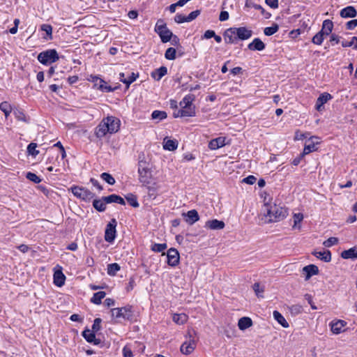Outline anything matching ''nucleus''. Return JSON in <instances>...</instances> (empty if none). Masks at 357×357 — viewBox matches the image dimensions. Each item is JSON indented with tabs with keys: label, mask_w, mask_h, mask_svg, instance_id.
<instances>
[{
	"label": "nucleus",
	"mask_w": 357,
	"mask_h": 357,
	"mask_svg": "<svg viewBox=\"0 0 357 357\" xmlns=\"http://www.w3.org/2000/svg\"><path fill=\"white\" fill-rule=\"evenodd\" d=\"M303 219V215L302 213H295L294 215V225L293 226L294 228L297 227V225L299 224Z\"/></svg>",
	"instance_id": "bf43d9fd"
},
{
	"label": "nucleus",
	"mask_w": 357,
	"mask_h": 357,
	"mask_svg": "<svg viewBox=\"0 0 357 357\" xmlns=\"http://www.w3.org/2000/svg\"><path fill=\"white\" fill-rule=\"evenodd\" d=\"M340 36L336 35L335 33H332L330 36V43L331 45H334L335 44L340 43Z\"/></svg>",
	"instance_id": "0e129e2a"
},
{
	"label": "nucleus",
	"mask_w": 357,
	"mask_h": 357,
	"mask_svg": "<svg viewBox=\"0 0 357 357\" xmlns=\"http://www.w3.org/2000/svg\"><path fill=\"white\" fill-rule=\"evenodd\" d=\"M92 82H93L95 83V86H96L97 88L102 92H112L115 90V88L108 85L105 81L98 77H93Z\"/></svg>",
	"instance_id": "f8f14e48"
},
{
	"label": "nucleus",
	"mask_w": 357,
	"mask_h": 357,
	"mask_svg": "<svg viewBox=\"0 0 357 357\" xmlns=\"http://www.w3.org/2000/svg\"><path fill=\"white\" fill-rule=\"evenodd\" d=\"M195 100V96L193 94H188L180 102L179 105L181 107H188V106H193L192 102Z\"/></svg>",
	"instance_id": "2f4dec72"
},
{
	"label": "nucleus",
	"mask_w": 357,
	"mask_h": 357,
	"mask_svg": "<svg viewBox=\"0 0 357 357\" xmlns=\"http://www.w3.org/2000/svg\"><path fill=\"white\" fill-rule=\"evenodd\" d=\"M274 319L284 328H288L289 324L285 319V318L283 317V315L280 313L278 311H273V313Z\"/></svg>",
	"instance_id": "72a5a7b5"
},
{
	"label": "nucleus",
	"mask_w": 357,
	"mask_h": 357,
	"mask_svg": "<svg viewBox=\"0 0 357 357\" xmlns=\"http://www.w3.org/2000/svg\"><path fill=\"white\" fill-rule=\"evenodd\" d=\"M13 114L15 119L18 121H21L25 123L29 122V117L26 116L24 110L19 107H15L13 109Z\"/></svg>",
	"instance_id": "bb28decb"
},
{
	"label": "nucleus",
	"mask_w": 357,
	"mask_h": 357,
	"mask_svg": "<svg viewBox=\"0 0 357 357\" xmlns=\"http://www.w3.org/2000/svg\"><path fill=\"white\" fill-rule=\"evenodd\" d=\"M325 38V36L319 31L316 33L312 38V42L317 45H321Z\"/></svg>",
	"instance_id": "8fccbe9b"
},
{
	"label": "nucleus",
	"mask_w": 357,
	"mask_h": 357,
	"mask_svg": "<svg viewBox=\"0 0 357 357\" xmlns=\"http://www.w3.org/2000/svg\"><path fill=\"white\" fill-rule=\"evenodd\" d=\"M37 59L43 65H49L57 61L59 59L56 50L50 49L38 54Z\"/></svg>",
	"instance_id": "423d86ee"
},
{
	"label": "nucleus",
	"mask_w": 357,
	"mask_h": 357,
	"mask_svg": "<svg viewBox=\"0 0 357 357\" xmlns=\"http://www.w3.org/2000/svg\"><path fill=\"white\" fill-rule=\"evenodd\" d=\"M356 26H357V20L356 19L350 20L348 22H347V24H346V28L348 30H352Z\"/></svg>",
	"instance_id": "774afa93"
},
{
	"label": "nucleus",
	"mask_w": 357,
	"mask_h": 357,
	"mask_svg": "<svg viewBox=\"0 0 357 357\" xmlns=\"http://www.w3.org/2000/svg\"><path fill=\"white\" fill-rule=\"evenodd\" d=\"M245 6V7H248V8L252 7V8H255L256 10H260L261 14L266 19H269L271 17V14L269 12H267L261 5L254 3L252 1L247 0Z\"/></svg>",
	"instance_id": "412c9836"
},
{
	"label": "nucleus",
	"mask_w": 357,
	"mask_h": 357,
	"mask_svg": "<svg viewBox=\"0 0 357 357\" xmlns=\"http://www.w3.org/2000/svg\"><path fill=\"white\" fill-rule=\"evenodd\" d=\"M252 325V321L250 317H241L238 322V326L240 330H245Z\"/></svg>",
	"instance_id": "7c9ffc66"
},
{
	"label": "nucleus",
	"mask_w": 357,
	"mask_h": 357,
	"mask_svg": "<svg viewBox=\"0 0 357 357\" xmlns=\"http://www.w3.org/2000/svg\"><path fill=\"white\" fill-rule=\"evenodd\" d=\"M37 144L36 143H30L27 146V153L29 155L36 157L39 153V151L36 149Z\"/></svg>",
	"instance_id": "09e8293b"
},
{
	"label": "nucleus",
	"mask_w": 357,
	"mask_h": 357,
	"mask_svg": "<svg viewBox=\"0 0 357 357\" xmlns=\"http://www.w3.org/2000/svg\"><path fill=\"white\" fill-rule=\"evenodd\" d=\"M227 143L226 142V137H218L215 139H211L208 143V148L211 150H216L219 148H222L225 146Z\"/></svg>",
	"instance_id": "2eb2a0df"
},
{
	"label": "nucleus",
	"mask_w": 357,
	"mask_h": 357,
	"mask_svg": "<svg viewBox=\"0 0 357 357\" xmlns=\"http://www.w3.org/2000/svg\"><path fill=\"white\" fill-rule=\"evenodd\" d=\"M225 225L223 221L214 219L212 220H208L206 222L205 227L211 229L216 230L223 229L225 227Z\"/></svg>",
	"instance_id": "4be33fe9"
},
{
	"label": "nucleus",
	"mask_w": 357,
	"mask_h": 357,
	"mask_svg": "<svg viewBox=\"0 0 357 357\" xmlns=\"http://www.w3.org/2000/svg\"><path fill=\"white\" fill-rule=\"evenodd\" d=\"M356 15V10L351 6H347L340 11V16L344 18L354 17Z\"/></svg>",
	"instance_id": "5701e85b"
},
{
	"label": "nucleus",
	"mask_w": 357,
	"mask_h": 357,
	"mask_svg": "<svg viewBox=\"0 0 357 357\" xmlns=\"http://www.w3.org/2000/svg\"><path fill=\"white\" fill-rule=\"evenodd\" d=\"M337 243H338V238H336V237H330L329 238H328L327 240H326L323 243V245L325 247L329 248V247H331L333 245L337 244Z\"/></svg>",
	"instance_id": "6e6d98bb"
},
{
	"label": "nucleus",
	"mask_w": 357,
	"mask_h": 357,
	"mask_svg": "<svg viewBox=\"0 0 357 357\" xmlns=\"http://www.w3.org/2000/svg\"><path fill=\"white\" fill-rule=\"evenodd\" d=\"M101 322L102 319L100 318H96L93 321V324L92 325V331L94 333H97L101 328Z\"/></svg>",
	"instance_id": "603ef678"
},
{
	"label": "nucleus",
	"mask_w": 357,
	"mask_h": 357,
	"mask_svg": "<svg viewBox=\"0 0 357 357\" xmlns=\"http://www.w3.org/2000/svg\"><path fill=\"white\" fill-rule=\"evenodd\" d=\"M100 178L109 185H114L116 182L114 178L109 173L103 172L100 174Z\"/></svg>",
	"instance_id": "de8ad7c7"
},
{
	"label": "nucleus",
	"mask_w": 357,
	"mask_h": 357,
	"mask_svg": "<svg viewBox=\"0 0 357 357\" xmlns=\"http://www.w3.org/2000/svg\"><path fill=\"white\" fill-rule=\"evenodd\" d=\"M265 44L259 38H255L252 42L249 43L248 45V48L252 51H262L265 49Z\"/></svg>",
	"instance_id": "f3484780"
},
{
	"label": "nucleus",
	"mask_w": 357,
	"mask_h": 357,
	"mask_svg": "<svg viewBox=\"0 0 357 357\" xmlns=\"http://www.w3.org/2000/svg\"><path fill=\"white\" fill-rule=\"evenodd\" d=\"M257 178L252 175H250L243 179V182L249 185H252L255 183Z\"/></svg>",
	"instance_id": "338daca9"
},
{
	"label": "nucleus",
	"mask_w": 357,
	"mask_h": 357,
	"mask_svg": "<svg viewBox=\"0 0 357 357\" xmlns=\"http://www.w3.org/2000/svg\"><path fill=\"white\" fill-rule=\"evenodd\" d=\"M265 3L273 9H276L279 7V0H265Z\"/></svg>",
	"instance_id": "e2e57ef3"
},
{
	"label": "nucleus",
	"mask_w": 357,
	"mask_h": 357,
	"mask_svg": "<svg viewBox=\"0 0 357 357\" xmlns=\"http://www.w3.org/2000/svg\"><path fill=\"white\" fill-rule=\"evenodd\" d=\"M26 177L34 183H39L41 181V179L36 174L32 172H28Z\"/></svg>",
	"instance_id": "5fc2aeb1"
},
{
	"label": "nucleus",
	"mask_w": 357,
	"mask_h": 357,
	"mask_svg": "<svg viewBox=\"0 0 357 357\" xmlns=\"http://www.w3.org/2000/svg\"><path fill=\"white\" fill-rule=\"evenodd\" d=\"M332 98V96L328 93L325 92L321 93L317 100L315 109L319 112L323 111L324 109V104L331 100Z\"/></svg>",
	"instance_id": "ddd939ff"
},
{
	"label": "nucleus",
	"mask_w": 357,
	"mask_h": 357,
	"mask_svg": "<svg viewBox=\"0 0 357 357\" xmlns=\"http://www.w3.org/2000/svg\"><path fill=\"white\" fill-rule=\"evenodd\" d=\"M175 22L178 24H181L183 22H188V20L186 16L180 13H177L174 17Z\"/></svg>",
	"instance_id": "13d9d810"
},
{
	"label": "nucleus",
	"mask_w": 357,
	"mask_h": 357,
	"mask_svg": "<svg viewBox=\"0 0 357 357\" xmlns=\"http://www.w3.org/2000/svg\"><path fill=\"white\" fill-rule=\"evenodd\" d=\"M40 29L46 33L47 37H45V39L52 38V26L50 24H43L40 26Z\"/></svg>",
	"instance_id": "37998d69"
},
{
	"label": "nucleus",
	"mask_w": 357,
	"mask_h": 357,
	"mask_svg": "<svg viewBox=\"0 0 357 357\" xmlns=\"http://www.w3.org/2000/svg\"><path fill=\"white\" fill-rule=\"evenodd\" d=\"M106 294L105 291H98L93 294V297L91 298V303L100 305L101 303V301L105 298Z\"/></svg>",
	"instance_id": "4c0bfd02"
},
{
	"label": "nucleus",
	"mask_w": 357,
	"mask_h": 357,
	"mask_svg": "<svg viewBox=\"0 0 357 357\" xmlns=\"http://www.w3.org/2000/svg\"><path fill=\"white\" fill-rule=\"evenodd\" d=\"M117 195H118L112 194L107 197H103V199L107 204L116 203Z\"/></svg>",
	"instance_id": "680f3d73"
},
{
	"label": "nucleus",
	"mask_w": 357,
	"mask_h": 357,
	"mask_svg": "<svg viewBox=\"0 0 357 357\" xmlns=\"http://www.w3.org/2000/svg\"><path fill=\"white\" fill-rule=\"evenodd\" d=\"M165 57L167 60H174L176 58V50L174 47H169L165 53Z\"/></svg>",
	"instance_id": "79ce46f5"
},
{
	"label": "nucleus",
	"mask_w": 357,
	"mask_h": 357,
	"mask_svg": "<svg viewBox=\"0 0 357 357\" xmlns=\"http://www.w3.org/2000/svg\"><path fill=\"white\" fill-rule=\"evenodd\" d=\"M183 215L186 216L185 222L190 225L199 220L198 212L195 209L190 210Z\"/></svg>",
	"instance_id": "aec40b11"
},
{
	"label": "nucleus",
	"mask_w": 357,
	"mask_h": 357,
	"mask_svg": "<svg viewBox=\"0 0 357 357\" xmlns=\"http://www.w3.org/2000/svg\"><path fill=\"white\" fill-rule=\"evenodd\" d=\"M253 290L255 291L256 295L258 296V297H263V296L261 295L262 293H264V287H261L260 284L258 283V282H256L253 284Z\"/></svg>",
	"instance_id": "864d4df0"
},
{
	"label": "nucleus",
	"mask_w": 357,
	"mask_h": 357,
	"mask_svg": "<svg viewBox=\"0 0 357 357\" xmlns=\"http://www.w3.org/2000/svg\"><path fill=\"white\" fill-rule=\"evenodd\" d=\"M317 144H318V142L316 143L313 141L307 142V144L304 146L303 151L302 153L303 155H305L311 152L317 151Z\"/></svg>",
	"instance_id": "473e14b6"
},
{
	"label": "nucleus",
	"mask_w": 357,
	"mask_h": 357,
	"mask_svg": "<svg viewBox=\"0 0 357 357\" xmlns=\"http://www.w3.org/2000/svg\"><path fill=\"white\" fill-rule=\"evenodd\" d=\"M154 31L158 34L163 43L170 41L173 37V33L167 28V24L162 19L157 21Z\"/></svg>",
	"instance_id": "39448f33"
},
{
	"label": "nucleus",
	"mask_w": 357,
	"mask_h": 357,
	"mask_svg": "<svg viewBox=\"0 0 357 357\" xmlns=\"http://www.w3.org/2000/svg\"><path fill=\"white\" fill-rule=\"evenodd\" d=\"M178 141L176 139H169L167 138L164 139L163 148L168 151H174L178 147Z\"/></svg>",
	"instance_id": "c85d7f7f"
},
{
	"label": "nucleus",
	"mask_w": 357,
	"mask_h": 357,
	"mask_svg": "<svg viewBox=\"0 0 357 357\" xmlns=\"http://www.w3.org/2000/svg\"><path fill=\"white\" fill-rule=\"evenodd\" d=\"M139 181L143 185H148L151 182L152 172L151 165L146 160H141L138 162Z\"/></svg>",
	"instance_id": "7ed1b4c3"
},
{
	"label": "nucleus",
	"mask_w": 357,
	"mask_h": 357,
	"mask_svg": "<svg viewBox=\"0 0 357 357\" xmlns=\"http://www.w3.org/2000/svg\"><path fill=\"white\" fill-rule=\"evenodd\" d=\"M167 248L166 243H155L153 245L151 250L156 252H161Z\"/></svg>",
	"instance_id": "3c124183"
},
{
	"label": "nucleus",
	"mask_w": 357,
	"mask_h": 357,
	"mask_svg": "<svg viewBox=\"0 0 357 357\" xmlns=\"http://www.w3.org/2000/svg\"><path fill=\"white\" fill-rule=\"evenodd\" d=\"M167 114L164 111L155 110L151 114L152 119H158L159 121L165 119Z\"/></svg>",
	"instance_id": "a19ab883"
},
{
	"label": "nucleus",
	"mask_w": 357,
	"mask_h": 357,
	"mask_svg": "<svg viewBox=\"0 0 357 357\" xmlns=\"http://www.w3.org/2000/svg\"><path fill=\"white\" fill-rule=\"evenodd\" d=\"M215 36V33L213 30H207L202 36V39H210Z\"/></svg>",
	"instance_id": "69168bd1"
},
{
	"label": "nucleus",
	"mask_w": 357,
	"mask_h": 357,
	"mask_svg": "<svg viewBox=\"0 0 357 357\" xmlns=\"http://www.w3.org/2000/svg\"><path fill=\"white\" fill-rule=\"evenodd\" d=\"M167 73V68L165 66H161L159 68L155 69L153 71H152L151 75L154 79L159 81Z\"/></svg>",
	"instance_id": "cd10ccee"
},
{
	"label": "nucleus",
	"mask_w": 357,
	"mask_h": 357,
	"mask_svg": "<svg viewBox=\"0 0 357 357\" xmlns=\"http://www.w3.org/2000/svg\"><path fill=\"white\" fill-rule=\"evenodd\" d=\"M199 14H200L199 10H196L191 12L188 16H186L188 22L194 20L195 18H197L199 15Z\"/></svg>",
	"instance_id": "052dcab7"
},
{
	"label": "nucleus",
	"mask_w": 357,
	"mask_h": 357,
	"mask_svg": "<svg viewBox=\"0 0 357 357\" xmlns=\"http://www.w3.org/2000/svg\"><path fill=\"white\" fill-rule=\"evenodd\" d=\"M342 46L343 47H348L354 46V49L357 50V37L354 36L351 38L350 41L343 40L342 41Z\"/></svg>",
	"instance_id": "49530a36"
},
{
	"label": "nucleus",
	"mask_w": 357,
	"mask_h": 357,
	"mask_svg": "<svg viewBox=\"0 0 357 357\" xmlns=\"http://www.w3.org/2000/svg\"><path fill=\"white\" fill-rule=\"evenodd\" d=\"M70 190L75 197L84 201H89L95 196L89 189L77 185L72 186Z\"/></svg>",
	"instance_id": "0eeeda50"
},
{
	"label": "nucleus",
	"mask_w": 357,
	"mask_h": 357,
	"mask_svg": "<svg viewBox=\"0 0 357 357\" xmlns=\"http://www.w3.org/2000/svg\"><path fill=\"white\" fill-rule=\"evenodd\" d=\"M66 276L61 271H56L54 273V284L61 287L65 284Z\"/></svg>",
	"instance_id": "a878e982"
},
{
	"label": "nucleus",
	"mask_w": 357,
	"mask_h": 357,
	"mask_svg": "<svg viewBox=\"0 0 357 357\" xmlns=\"http://www.w3.org/2000/svg\"><path fill=\"white\" fill-rule=\"evenodd\" d=\"M95 333H94L93 331L88 328H86L82 332V336L86 340V342L89 343H93L95 345H98L100 343V340L96 337Z\"/></svg>",
	"instance_id": "dca6fc26"
},
{
	"label": "nucleus",
	"mask_w": 357,
	"mask_h": 357,
	"mask_svg": "<svg viewBox=\"0 0 357 357\" xmlns=\"http://www.w3.org/2000/svg\"><path fill=\"white\" fill-rule=\"evenodd\" d=\"M312 255L325 262H329L331 260V253L329 250L314 251Z\"/></svg>",
	"instance_id": "393cba45"
},
{
	"label": "nucleus",
	"mask_w": 357,
	"mask_h": 357,
	"mask_svg": "<svg viewBox=\"0 0 357 357\" xmlns=\"http://www.w3.org/2000/svg\"><path fill=\"white\" fill-rule=\"evenodd\" d=\"M138 76L139 75L137 73H132L126 79H123L122 82L125 84L126 88L128 89L130 85L137 79Z\"/></svg>",
	"instance_id": "a18cd8bd"
},
{
	"label": "nucleus",
	"mask_w": 357,
	"mask_h": 357,
	"mask_svg": "<svg viewBox=\"0 0 357 357\" xmlns=\"http://www.w3.org/2000/svg\"><path fill=\"white\" fill-rule=\"evenodd\" d=\"M116 225L117 222L114 218H112L107 225L106 229L105 231V240L107 242L112 243L114 241L116 234Z\"/></svg>",
	"instance_id": "6e6552de"
},
{
	"label": "nucleus",
	"mask_w": 357,
	"mask_h": 357,
	"mask_svg": "<svg viewBox=\"0 0 357 357\" xmlns=\"http://www.w3.org/2000/svg\"><path fill=\"white\" fill-rule=\"evenodd\" d=\"M121 121L115 116H108L104 118L96 127L94 134L98 139H102L107 134H114L120 129Z\"/></svg>",
	"instance_id": "f257e3e1"
},
{
	"label": "nucleus",
	"mask_w": 357,
	"mask_h": 357,
	"mask_svg": "<svg viewBox=\"0 0 357 357\" xmlns=\"http://www.w3.org/2000/svg\"><path fill=\"white\" fill-rule=\"evenodd\" d=\"M333 29V23L331 20H325L322 23L321 29L319 32L325 37L331 35Z\"/></svg>",
	"instance_id": "a211bd4d"
},
{
	"label": "nucleus",
	"mask_w": 357,
	"mask_h": 357,
	"mask_svg": "<svg viewBox=\"0 0 357 357\" xmlns=\"http://www.w3.org/2000/svg\"><path fill=\"white\" fill-rule=\"evenodd\" d=\"M225 42L227 44H236V33L234 27L227 29L223 33Z\"/></svg>",
	"instance_id": "4468645a"
},
{
	"label": "nucleus",
	"mask_w": 357,
	"mask_h": 357,
	"mask_svg": "<svg viewBox=\"0 0 357 357\" xmlns=\"http://www.w3.org/2000/svg\"><path fill=\"white\" fill-rule=\"evenodd\" d=\"M112 317L117 321H132L134 317L132 307L126 305L122 307H116L111 310Z\"/></svg>",
	"instance_id": "20e7f679"
},
{
	"label": "nucleus",
	"mask_w": 357,
	"mask_h": 357,
	"mask_svg": "<svg viewBox=\"0 0 357 357\" xmlns=\"http://www.w3.org/2000/svg\"><path fill=\"white\" fill-rule=\"evenodd\" d=\"M303 271L306 274L305 280H307L312 275H317L319 273V268L316 265L310 264L303 267Z\"/></svg>",
	"instance_id": "6ab92c4d"
},
{
	"label": "nucleus",
	"mask_w": 357,
	"mask_h": 357,
	"mask_svg": "<svg viewBox=\"0 0 357 357\" xmlns=\"http://www.w3.org/2000/svg\"><path fill=\"white\" fill-rule=\"evenodd\" d=\"M265 207L270 222L280 221L287 215V209L275 204L270 206L265 204Z\"/></svg>",
	"instance_id": "f03ea898"
},
{
	"label": "nucleus",
	"mask_w": 357,
	"mask_h": 357,
	"mask_svg": "<svg viewBox=\"0 0 357 357\" xmlns=\"http://www.w3.org/2000/svg\"><path fill=\"white\" fill-rule=\"evenodd\" d=\"M167 264L170 266H176L179 263V253L175 248H170L167 252Z\"/></svg>",
	"instance_id": "9b49d317"
},
{
	"label": "nucleus",
	"mask_w": 357,
	"mask_h": 357,
	"mask_svg": "<svg viewBox=\"0 0 357 357\" xmlns=\"http://www.w3.org/2000/svg\"><path fill=\"white\" fill-rule=\"evenodd\" d=\"M181 113L184 116L192 117L196 114L195 106H188V107H181Z\"/></svg>",
	"instance_id": "e433bc0d"
},
{
	"label": "nucleus",
	"mask_w": 357,
	"mask_h": 357,
	"mask_svg": "<svg viewBox=\"0 0 357 357\" xmlns=\"http://www.w3.org/2000/svg\"><path fill=\"white\" fill-rule=\"evenodd\" d=\"M196 347V341L192 334H189V340L183 342L180 348L181 352L185 355L191 354Z\"/></svg>",
	"instance_id": "1a4fd4ad"
},
{
	"label": "nucleus",
	"mask_w": 357,
	"mask_h": 357,
	"mask_svg": "<svg viewBox=\"0 0 357 357\" xmlns=\"http://www.w3.org/2000/svg\"><path fill=\"white\" fill-rule=\"evenodd\" d=\"M341 257L346 259H357V249L356 248H351L349 250H344L341 253Z\"/></svg>",
	"instance_id": "c756f323"
},
{
	"label": "nucleus",
	"mask_w": 357,
	"mask_h": 357,
	"mask_svg": "<svg viewBox=\"0 0 357 357\" xmlns=\"http://www.w3.org/2000/svg\"><path fill=\"white\" fill-rule=\"evenodd\" d=\"M188 317L187 314L181 313L174 314L173 315L172 319L176 324L181 325L185 324L188 321Z\"/></svg>",
	"instance_id": "c9c22d12"
},
{
	"label": "nucleus",
	"mask_w": 357,
	"mask_h": 357,
	"mask_svg": "<svg viewBox=\"0 0 357 357\" xmlns=\"http://www.w3.org/2000/svg\"><path fill=\"white\" fill-rule=\"evenodd\" d=\"M120 266L117 263L109 264L107 266V274L114 276L120 270Z\"/></svg>",
	"instance_id": "ea45409f"
},
{
	"label": "nucleus",
	"mask_w": 357,
	"mask_h": 357,
	"mask_svg": "<svg viewBox=\"0 0 357 357\" xmlns=\"http://www.w3.org/2000/svg\"><path fill=\"white\" fill-rule=\"evenodd\" d=\"M126 199L128 202V203L132 207L134 208H137L139 207V202L137 201V196L132 194V193H130V194H128L126 196Z\"/></svg>",
	"instance_id": "58836bf2"
},
{
	"label": "nucleus",
	"mask_w": 357,
	"mask_h": 357,
	"mask_svg": "<svg viewBox=\"0 0 357 357\" xmlns=\"http://www.w3.org/2000/svg\"><path fill=\"white\" fill-rule=\"evenodd\" d=\"M279 29V26L277 24H273L271 26L266 27L264 33L266 36H270L275 33Z\"/></svg>",
	"instance_id": "c03bdc74"
},
{
	"label": "nucleus",
	"mask_w": 357,
	"mask_h": 357,
	"mask_svg": "<svg viewBox=\"0 0 357 357\" xmlns=\"http://www.w3.org/2000/svg\"><path fill=\"white\" fill-rule=\"evenodd\" d=\"M123 357H133V354L130 345L126 344L122 350Z\"/></svg>",
	"instance_id": "4d7b16f0"
},
{
	"label": "nucleus",
	"mask_w": 357,
	"mask_h": 357,
	"mask_svg": "<svg viewBox=\"0 0 357 357\" xmlns=\"http://www.w3.org/2000/svg\"><path fill=\"white\" fill-rule=\"evenodd\" d=\"M347 323L343 320H337L335 322L330 324L331 331L335 334H340L343 331V328L346 326Z\"/></svg>",
	"instance_id": "b1692460"
},
{
	"label": "nucleus",
	"mask_w": 357,
	"mask_h": 357,
	"mask_svg": "<svg viewBox=\"0 0 357 357\" xmlns=\"http://www.w3.org/2000/svg\"><path fill=\"white\" fill-rule=\"evenodd\" d=\"M234 30L237 42L248 40L252 36V31L245 26L234 27Z\"/></svg>",
	"instance_id": "9d476101"
},
{
	"label": "nucleus",
	"mask_w": 357,
	"mask_h": 357,
	"mask_svg": "<svg viewBox=\"0 0 357 357\" xmlns=\"http://www.w3.org/2000/svg\"><path fill=\"white\" fill-rule=\"evenodd\" d=\"M106 202L103 199V197L101 199H94L93 202V207L99 212H103L106 209Z\"/></svg>",
	"instance_id": "f704fd0d"
}]
</instances>
